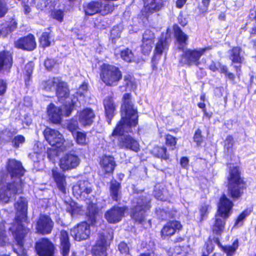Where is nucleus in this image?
I'll return each instance as SVG.
<instances>
[{
	"mask_svg": "<svg viewBox=\"0 0 256 256\" xmlns=\"http://www.w3.org/2000/svg\"><path fill=\"white\" fill-rule=\"evenodd\" d=\"M14 206L16 210V223L10 228L16 242V248H14V251L18 256H28L26 250L23 248L24 238L28 231L24 224L27 220L28 202L26 198H20Z\"/></svg>",
	"mask_w": 256,
	"mask_h": 256,
	"instance_id": "nucleus-1",
	"label": "nucleus"
},
{
	"mask_svg": "<svg viewBox=\"0 0 256 256\" xmlns=\"http://www.w3.org/2000/svg\"><path fill=\"white\" fill-rule=\"evenodd\" d=\"M122 116L121 120L113 131L112 136L122 135L125 132H130L131 128L138 124L137 111L134 108L130 94H125L123 96Z\"/></svg>",
	"mask_w": 256,
	"mask_h": 256,
	"instance_id": "nucleus-2",
	"label": "nucleus"
},
{
	"mask_svg": "<svg viewBox=\"0 0 256 256\" xmlns=\"http://www.w3.org/2000/svg\"><path fill=\"white\" fill-rule=\"evenodd\" d=\"M233 203L225 195H223L220 200L218 210L216 216L214 224L212 227L213 231L218 234L224 228V222L222 218H228L232 213Z\"/></svg>",
	"mask_w": 256,
	"mask_h": 256,
	"instance_id": "nucleus-3",
	"label": "nucleus"
},
{
	"mask_svg": "<svg viewBox=\"0 0 256 256\" xmlns=\"http://www.w3.org/2000/svg\"><path fill=\"white\" fill-rule=\"evenodd\" d=\"M7 176L6 178H2L0 182V200L3 203L8 202L18 193L22 191V184L20 178H16L14 183L7 182Z\"/></svg>",
	"mask_w": 256,
	"mask_h": 256,
	"instance_id": "nucleus-4",
	"label": "nucleus"
},
{
	"mask_svg": "<svg viewBox=\"0 0 256 256\" xmlns=\"http://www.w3.org/2000/svg\"><path fill=\"white\" fill-rule=\"evenodd\" d=\"M100 77L102 80L108 86H116L122 78L120 69L109 64H103L101 66Z\"/></svg>",
	"mask_w": 256,
	"mask_h": 256,
	"instance_id": "nucleus-5",
	"label": "nucleus"
},
{
	"mask_svg": "<svg viewBox=\"0 0 256 256\" xmlns=\"http://www.w3.org/2000/svg\"><path fill=\"white\" fill-rule=\"evenodd\" d=\"M210 49L208 47L187 48L185 50L182 55L180 60V64L182 66H198L200 64V60L204 53Z\"/></svg>",
	"mask_w": 256,
	"mask_h": 256,
	"instance_id": "nucleus-6",
	"label": "nucleus"
},
{
	"mask_svg": "<svg viewBox=\"0 0 256 256\" xmlns=\"http://www.w3.org/2000/svg\"><path fill=\"white\" fill-rule=\"evenodd\" d=\"M228 180V193L233 198H238L242 194L243 184L237 166L230 167Z\"/></svg>",
	"mask_w": 256,
	"mask_h": 256,
	"instance_id": "nucleus-7",
	"label": "nucleus"
},
{
	"mask_svg": "<svg viewBox=\"0 0 256 256\" xmlns=\"http://www.w3.org/2000/svg\"><path fill=\"white\" fill-rule=\"evenodd\" d=\"M45 139L52 146L56 148H60L61 150H66L67 144H65V140L62 134L58 130L46 128L44 132ZM72 145V142H68V146L70 147Z\"/></svg>",
	"mask_w": 256,
	"mask_h": 256,
	"instance_id": "nucleus-8",
	"label": "nucleus"
},
{
	"mask_svg": "<svg viewBox=\"0 0 256 256\" xmlns=\"http://www.w3.org/2000/svg\"><path fill=\"white\" fill-rule=\"evenodd\" d=\"M68 105L65 106V110L64 112L58 107L56 106L53 104H50L47 108V114L50 120L53 123L58 124L62 120V114L68 116L74 110V108L76 106L75 100H72L71 103L68 100H66Z\"/></svg>",
	"mask_w": 256,
	"mask_h": 256,
	"instance_id": "nucleus-9",
	"label": "nucleus"
},
{
	"mask_svg": "<svg viewBox=\"0 0 256 256\" xmlns=\"http://www.w3.org/2000/svg\"><path fill=\"white\" fill-rule=\"evenodd\" d=\"M84 11L86 15L92 16L97 13L106 15L112 12L114 9L112 3L101 2H91L84 6Z\"/></svg>",
	"mask_w": 256,
	"mask_h": 256,
	"instance_id": "nucleus-10",
	"label": "nucleus"
},
{
	"mask_svg": "<svg viewBox=\"0 0 256 256\" xmlns=\"http://www.w3.org/2000/svg\"><path fill=\"white\" fill-rule=\"evenodd\" d=\"M44 88L47 91H51L56 87V94L60 99L67 98L68 90L66 83L62 82L58 78H53L48 80L42 84Z\"/></svg>",
	"mask_w": 256,
	"mask_h": 256,
	"instance_id": "nucleus-11",
	"label": "nucleus"
},
{
	"mask_svg": "<svg viewBox=\"0 0 256 256\" xmlns=\"http://www.w3.org/2000/svg\"><path fill=\"white\" fill-rule=\"evenodd\" d=\"M150 198L142 196L140 198H136L134 201V208L132 217L136 220L142 222L144 218V213L150 208Z\"/></svg>",
	"mask_w": 256,
	"mask_h": 256,
	"instance_id": "nucleus-12",
	"label": "nucleus"
},
{
	"mask_svg": "<svg viewBox=\"0 0 256 256\" xmlns=\"http://www.w3.org/2000/svg\"><path fill=\"white\" fill-rule=\"evenodd\" d=\"M80 163V159L77 155L68 154L60 158L59 166L63 171H66L76 168Z\"/></svg>",
	"mask_w": 256,
	"mask_h": 256,
	"instance_id": "nucleus-13",
	"label": "nucleus"
},
{
	"mask_svg": "<svg viewBox=\"0 0 256 256\" xmlns=\"http://www.w3.org/2000/svg\"><path fill=\"white\" fill-rule=\"evenodd\" d=\"M90 233V226L86 222L78 224L70 230L71 236L78 241L87 239Z\"/></svg>",
	"mask_w": 256,
	"mask_h": 256,
	"instance_id": "nucleus-14",
	"label": "nucleus"
},
{
	"mask_svg": "<svg viewBox=\"0 0 256 256\" xmlns=\"http://www.w3.org/2000/svg\"><path fill=\"white\" fill-rule=\"evenodd\" d=\"M53 226L54 222L49 216L41 215L36 221V229L38 232L44 234H50Z\"/></svg>",
	"mask_w": 256,
	"mask_h": 256,
	"instance_id": "nucleus-15",
	"label": "nucleus"
},
{
	"mask_svg": "<svg viewBox=\"0 0 256 256\" xmlns=\"http://www.w3.org/2000/svg\"><path fill=\"white\" fill-rule=\"evenodd\" d=\"M111 239L112 236L110 235L106 237L102 234L100 235L92 249L93 256H106V252L110 245V240Z\"/></svg>",
	"mask_w": 256,
	"mask_h": 256,
	"instance_id": "nucleus-16",
	"label": "nucleus"
},
{
	"mask_svg": "<svg viewBox=\"0 0 256 256\" xmlns=\"http://www.w3.org/2000/svg\"><path fill=\"white\" fill-rule=\"evenodd\" d=\"M91 192V184L86 180H80L72 188L73 194L77 198H84Z\"/></svg>",
	"mask_w": 256,
	"mask_h": 256,
	"instance_id": "nucleus-17",
	"label": "nucleus"
},
{
	"mask_svg": "<svg viewBox=\"0 0 256 256\" xmlns=\"http://www.w3.org/2000/svg\"><path fill=\"white\" fill-rule=\"evenodd\" d=\"M76 118L82 126H90L94 122L95 114L92 109L86 108L78 112Z\"/></svg>",
	"mask_w": 256,
	"mask_h": 256,
	"instance_id": "nucleus-18",
	"label": "nucleus"
},
{
	"mask_svg": "<svg viewBox=\"0 0 256 256\" xmlns=\"http://www.w3.org/2000/svg\"><path fill=\"white\" fill-rule=\"evenodd\" d=\"M36 248L40 256H53L54 246L48 239L40 240L36 242Z\"/></svg>",
	"mask_w": 256,
	"mask_h": 256,
	"instance_id": "nucleus-19",
	"label": "nucleus"
},
{
	"mask_svg": "<svg viewBox=\"0 0 256 256\" xmlns=\"http://www.w3.org/2000/svg\"><path fill=\"white\" fill-rule=\"evenodd\" d=\"M126 210L125 207L114 206L105 214V218L110 223H116L121 220Z\"/></svg>",
	"mask_w": 256,
	"mask_h": 256,
	"instance_id": "nucleus-20",
	"label": "nucleus"
},
{
	"mask_svg": "<svg viewBox=\"0 0 256 256\" xmlns=\"http://www.w3.org/2000/svg\"><path fill=\"white\" fill-rule=\"evenodd\" d=\"M16 48L27 50H32L36 46L34 38L32 34H28L26 36L18 40L15 42Z\"/></svg>",
	"mask_w": 256,
	"mask_h": 256,
	"instance_id": "nucleus-21",
	"label": "nucleus"
},
{
	"mask_svg": "<svg viewBox=\"0 0 256 256\" xmlns=\"http://www.w3.org/2000/svg\"><path fill=\"white\" fill-rule=\"evenodd\" d=\"M182 227L180 223L176 220L168 222L161 230L162 237L166 238L168 236H170L174 234L176 230H180Z\"/></svg>",
	"mask_w": 256,
	"mask_h": 256,
	"instance_id": "nucleus-22",
	"label": "nucleus"
},
{
	"mask_svg": "<svg viewBox=\"0 0 256 256\" xmlns=\"http://www.w3.org/2000/svg\"><path fill=\"white\" fill-rule=\"evenodd\" d=\"M52 176L58 188L63 193H66V182L64 174L60 172L57 168H52Z\"/></svg>",
	"mask_w": 256,
	"mask_h": 256,
	"instance_id": "nucleus-23",
	"label": "nucleus"
},
{
	"mask_svg": "<svg viewBox=\"0 0 256 256\" xmlns=\"http://www.w3.org/2000/svg\"><path fill=\"white\" fill-rule=\"evenodd\" d=\"M7 168L11 178L15 176H22L24 174V170L21 163L14 160H8Z\"/></svg>",
	"mask_w": 256,
	"mask_h": 256,
	"instance_id": "nucleus-24",
	"label": "nucleus"
},
{
	"mask_svg": "<svg viewBox=\"0 0 256 256\" xmlns=\"http://www.w3.org/2000/svg\"><path fill=\"white\" fill-rule=\"evenodd\" d=\"M161 0H144V12L150 14L157 12L162 8Z\"/></svg>",
	"mask_w": 256,
	"mask_h": 256,
	"instance_id": "nucleus-25",
	"label": "nucleus"
},
{
	"mask_svg": "<svg viewBox=\"0 0 256 256\" xmlns=\"http://www.w3.org/2000/svg\"><path fill=\"white\" fill-rule=\"evenodd\" d=\"M120 146L122 148L130 150L137 152L140 150L138 142L130 136H124L120 141Z\"/></svg>",
	"mask_w": 256,
	"mask_h": 256,
	"instance_id": "nucleus-26",
	"label": "nucleus"
},
{
	"mask_svg": "<svg viewBox=\"0 0 256 256\" xmlns=\"http://www.w3.org/2000/svg\"><path fill=\"white\" fill-rule=\"evenodd\" d=\"M100 164L106 173L112 172L115 167L114 158L110 156H102L100 162Z\"/></svg>",
	"mask_w": 256,
	"mask_h": 256,
	"instance_id": "nucleus-27",
	"label": "nucleus"
},
{
	"mask_svg": "<svg viewBox=\"0 0 256 256\" xmlns=\"http://www.w3.org/2000/svg\"><path fill=\"white\" fill-rule=\"evenodd\" d=\"M104 106L106 116L108 118H111L116 107L112 96H108L105 98L104 100Z\"/></svg>",
	"mask_w": 256,
	"mask_h": 256,
	"instance_id": "nucleus-28",
	"label": "nucleus"
},
{
	"mask_svg": "<svg viewBox=\"0 0 256 256\" xmlns=\"http://www.w3.org/2000/svg\"><path fill=\"white\" fill-rule=\"evenodd\" d=\"M168 42L167 39L163 40L161 38L156 44L154 60L160 59L162 54L166 52L168 50Z\"/></svg>",
	"mask_w": 256,
	"mask_h": 256,
	"instance_id": "nucleus-29",
	"label": "nucleus"
},
{
	"mask_svg": "<svg viewBox=\"0 0 256 256\" xmlns=\"http://www.w3.org/2000/svg\"><path fill=\"white\" fill-rule=\"evenodd\" d=\"M60 248L63 256H68L70 244L68 234L66 231L62 230L60 236Z\"/></svg>",
	"mask_w": 256,
	"mask_h": 256,
	"instance_id": "nucleus-30",
	"label": "nucleus"
},
{
	"mask_svg": "<svg viewBox=\"0 0 256 256\" xmlns=\"http://www.w3.org/2000/svg\"><path fill=\"white\" fill-rule=\"evenodd\" d=\"M12 65L11 54L8 52L0 53V70H9Z\"/></svg>",
	"mask_w": 256,
	"mask_h": 256,
	"instance_id": "nucleus-31",
	"label": "nucleus"
},
{
	"mask_svg": "<svg viewBox=\"0 0 256 256\" xmlns=\"http://www.w3.org/2000/svg\"><path fill=\"white\" fill-rule=\"evenodd\" d=\"M176 41L178 44V48L182 49L187 44L188 36L185 34L178 26L174 28Z\"/></svg>",
	"mask_w": 256,
	"mask_h": 256,
	"instance_id": "nucleus-32",
	"label": "nucleus"
},
{
	"mask_svg": "<svg viewBox=\"0 0 256 256\" xmlns=\"http://www.w3.org/2000/svg\"><path fill=\"white\" fill-rule=\"evenodd\" d=\"M241 49L238 47H234L230 52V58L233 63L240 64L243 62L244 58Z\"/></svg>",
	"mask_w": 256,
	"mask_h": 256,
	"instance_id": "nucleus-33",
	"label": "nucleus"
},
{
	"mask_svg": "<svg viewBox=\"0 0 256 256\" xmlns=\"http://www.w3.org/2000/svg\"><path fill=\"white\" fill-rule=\"evenodd\" d=\"M222 250L226 254L227 256H232L238 246V240H236L232 246H220Z\"/></svg>",
	"mask_w": 256,
	"mask_h": 256,
	"instance_id": "nucleus-34",
	"label": "nucleus"
},
{
	"mask_svg": "<svg viewBox=\"0 0 256 256\" xmlns=\"http://www.w3.org/2000/svg\"><path fill=\"white\" fill-rule=\"evenodd\" d=\"M120 184L116 181H112L110 185V194L113 200H118L120 192L119 190Z\"/></svg>",
	"mask_w": 256,
	"mask_h": 256,
	"instance_id": "nucleus-35",
	"label": "nucleus"
},
{
	"mask_svg": "<svg viewBox=\"0 0 256 256\" xmlns=\"http://www.w3.org/2000/svg\"><path fill=\"white\" fill-rule=\"evenodd\" d=\"M166 152V148L164 146H156L152 150V152L156 156L164 159H167L168 158Z\"/></svg>",
	"mask_w": 256,
	"mask_h": 256,
	"instance_id": "nucleus-36",
	"label": "nucleus"
},
{
	"mask_svg": "<svg viewBox=\"0 0 256 256\" xmlns=\"http://www.w3.org/2000/svg\"><path fill=\"white\" fill-rule=\"evenodd\" d=\"M154 32L150 30H146L143 34L142 42L154 44Z\"/></svg>",
	"mask_w": 256,
	"mask_h": 256,
	"instance_id": "nucleus-37",
	"label": "nucleus"
},
{
	"mask_svg": "<svg viewBox=\"0 0 256 256\" xmlns=\"http://www.w3.org/2000/svg\"><path fill=\"white\" fill-rule=\"evenodd\" d=\"M76 142L78 144L80 145H85L87 144V139L86 138V134L82 132H76Z\"/></svg>",
	"mask_w": 256,
	"mask_h": 256,
	"instance_id": "nucleus-38",
	"label": "nucleus"
},
{
	"mask_svg": "<svg viewBox=\"0 0 256 256\" xmlns=\"http://www.w3.org/2000/svg\"><path fill=\"white\" fill-rule=\"evenodd\" d=\"M250 211L248 210L242 212L237 218L234 224V226L238 227L241 226L244 220L250 214Z\"/></svg>",
	"mask_w": 256,
	"mask_h": 256,
	"instance_id": "nucleus-39",
	"label": "nucleus"
},
{
	"mask_svg": "<svg viewBox=\"0 0 256 256\" xmlns=\"http://www.w3.org/2000/svg\"><path fill=\"white\" fill-rule=\"evenodd\" d=\"M40 44L42 47L48 46L50 44V34L48 32H44L40 39Z\"/></svg>",
	"mask_w": 256,
	"mask_h": 256,
	"instance_id": "nucleus-40",
	"label": "nucleus"
},
{
	"mask_svg": "<svg viewBox=\"0 0 256 256\" xmlns=\"http://www.w3.org/2000/svg\"><path fill=\"white\" fill-rule=\"evenodd\" d=\"M66 210L72 216L76 214L79 212V208L74 202H70V204H66Z\"/></svg>",
	"mask_w": 256,
	"mask_h": 256,
	"instance_id": "nucleus-41",
	"label": "nucleus"
},
{
	"mask_svg": "<svg viewBox=\"0 0 256 256\" xmlns=\"http://www.w3.org/2000/svg\"><path fill=\"white\" fill-rule=\"evenodd\" d=\"M168 192L166 190L162 188V190H157V186L156 187V190L154 192V196L158 200H167Z\"/></svg>",
	"mask_w": 256,
	"mask_h": 256,
	"instance_id": "nucleus-42",
	"label": "nucleus"
},
{
	"mask_svg": "<svg viewBox=\"0 0 256 256\" xmlns=\"http://www.w3.org/2000/svg\"><path fill=\"white\" fill-rule=\"evenodd\" d=\"M121 58L127 62H130L133 58V54L132 51L128 48H126L121 52Z\"/></svg>",
	"mask_w": 256,
	"mask_h": 256,
	"instance_id": "nucleus-43",
	"label": "nucleus"
},
{
	"mask_svg": "<svg viewBox=\"0 0 256 256\" xmlns=\"http://www.w3.org/2000/svg\"><path fill=\"white\" fill-rule=\"evenodd\" d=\"M126 84L130 90H134L136 88V82L135 79L131 76L126 77L124 79Z\"/></svg>",
	"mask_w": 256,
	"mask_h": 256,
	"instance_id": "nucleus-44",
	"label": "nucleus"
},
{
	"mask_svg": "<svg viewBox=\"0 0 256 256\" xmlns=\"http://www.w3.org/2000/svg\"><path fill=\"white\" fill-rule=\"evenodd\" d=\"M25 142V138L22 135L16 136L12 140V144L15 148H18L21 144H22Z\"/></svg>",
	"mask_w": 256,
	"mask_h": 256,
	"instance_id": "nucleus-45",
	"label": "nucleus"
},
{
	"mask_svg": "<svg viewBox=\"0 0 256 256\" xmlns=\"http://www.w3.org/2000/svg\"><path fill=\"white\" fill-rule=\"evenodd\" d=\"M52 16L53 18L60 22H62L64 18V12L60 10H54L52 12Z\"/></svg>",
	"mask_w": 256,
	"mask_h": 256,
	"instance_id": "nucleus-46",
	"label": "nucleus"
},
{
	"mask_svg": "<svg viewBox=\"0 0 256 256\" xmlns=\"http://www.w3.org/2000/svg\"><path fill=\"white\" fill-rule=\"evenodd\" d=\"M210 206L208 204H204L200 207V220H202L205 216H207L210 209Z\"/></svg>",
	"mask_w": 256,
	"mask_h": 256,
	"instance_id": "nucleus-47",
	"label": "nucleus"
},
{
	"mask_svg": "<svg viewBox=\"0 0 256 256\" xmlns=\"http://www.w3.org/2000/svg\"><path fill=\"white\" fill-rule=\"evenodd\" d=\"M6 231L4 224H0V246L4 245L6 242L7 238L5 234Z\"/></svg>",
	"mask_w": 256,
	"mask_h": 256,
	"instance_id": "nucleus-48",
	"label": "nucleus"
},
{
	"mask_svg": "<svg viewBox=\"0 0 256 256\" xmlns=\"http://www.w3.org/2000/svg\"><path fill=\"white\" fill-rule=\"evenodd\" d=\"M153 44L142 42V52L145 54H148L152 49Z\"/></svg>",
	"mask_w": 256,
	"mask_h": 256,
	"instance_id": "nucleus-49",
	"label": "nucleus"
},
{
	"mask_svg": "<svg viewBox=\"0 0 256 256\" xmlns=\"http://www.w3.org/2000/svg\"><path fill=\"white\" fill-rule=\"evenodd\" d=\"M166 144L167 146H172V149L174 150L176 144V138L170 134H167L166 136Z\"/></svg>",
	"mask_w": 256,
	"mask_h": 256,
	"instance_id": "nucleus-50",
	"label": "nucleus"
},
{
	"mask_svg": "<svg viewBox=\"0 0 256 256\" xmlns=\"http://www.w3.org/2000/svg\"><path fill=\"white\" fill-rule=\"evenodd\" d=\"M8 10L6 0H0V18L4 16Z\"/></svg>",
	"mask_w": 256,
	"mask_h": 256,
	"instance_id": "nucleus-51",
	"label": "nucleus"
},
{
	"mask_svg": "<svg viewBox=\"0 0 256 256\" xmlns=\"http://www.w3.org/2000/svg\"><path fill=\"white\" fill-rule=\"evenodd\" d=\"M194 140L196 143L197 145H200L202 142V132L200 130L198 129L195 132L194 136Z\"/></svg>",
	"mask_w": 256,
	"mask_h": 256,
	"instance_id": "nucleus-52",
	"label": "nucleus"
},
{
	"mask_svg": "<svg viewBox=\"0 0 256 256\" xmlns=\"http://www.w3.org/2000/svg\"><path fill=\"white\" fill-rule=\"evenodd\" d=\"M78 121L72 120L68 125V130L72 133L73 136H74V131L78 128Z\"/></svg>",
	"mask_w": 256,
	"mask_h": 256,
	"instance_id": "nucleus-53",
	"label": "nucleus"
},
{
	"mask_svg": "<svg viewBox=\"0 0 256 256\" xmlns=\"http://www.w3.org/2000/svg\"><path fill=\"white\" fill-rule=\"evenodd\" d=\"M118 249L122 254H126V256H130L128 253L129 248L125 242H120L118 246Z\"/></svg>",
	"mask_w": 256,
	"mask_h": 256,
	"instance_id": "nucleus-54",
	"label": "nucleus"
},
{
	"mask_svg": "<svg viewBox=\"0 0 256 256\" xmlns=\"http://www.w3.org/2000/svg\"><path fill=\"white\" fill-rule=\"evenodd\" d=\"M88 92V85L86 84H82L79 88L77 94L81 96H85Z\"/></svg>",
	"mask_w": 256,
	"mask_h": 256,
	"instance_id": "nucleus-55",
	"label": "nucleus"
},
{
	"mask_svg": "<svg viewBox=\"0 0 256 256\" xmlns=\"http://www.w3.org/2000/svg\"><path fill=\"white\" fill-rule=\"evenodd\" d=\"M234 144V139L231 136H228L226 137L224 141V148H225L229 150L232 148Z\"/></svg>",
	"mask_w": 256,
	"mask_h": 256,
	"instance_id": "nucleus-56",
	"label": "nucleus"
},
{
	"mask_svg": "<svg viewBox=\"0 0 256 256\" xmlns=\"http://www.w3.org/2000/svg\"><path fill=\"white\" fill-rule=\"evenodd\" d=\"M88 210L90 215H94L98 212V207L94 204H92L88 206Z\"/></svg>",
	"mask_w": 256,
	"mask_h": 256,
	"instance_id": "nucleus-57",
	"label": "nucleus"
},
{
	"mask_svg": "<svg viewBox=\"0 0 256 256\" xmlns=\"http://www.w3.org/2000/svg\"><path fill=\"white\" fill-rule=\"evenodd\" d=\"M34 64L32 62H29L25 66V70L26 74L29 76H30L33 71Z\"/></svg>",
	"mask_w": 256,
	"mask_h": 256,
	"instance_id": "nucleus-58",
	"label": "nucleus"
},
{
	"mask_svg": "<svg viewBox=\"0 0 256 256\" xmlns=\"http://www.w3.org/2000/svg\"><path fill=\"white\" fill-rule=\"evenodd\" d=\"M57 156L58 152L54 150H50L48 152V157L49 159L52 162L55 160L54 158Z\"/></svg>",
	"mask_w": 256,
	"mask_h": 256,
	"instance_id": "nucleus-59",
	"label": "nucleus"
},
{
	"mask_svg": "<svg viewBox=\"0 0 256 256\" xmlns=\"http://www.w3.org/2000/svg\"><path fill=\"white\" fill-rule=\"evenodd\" d=\"M54 64V62L52 60L48 59L44 62V66L48 70H50L52 68Z\"/></svg>",
	"mask_w": 256,
	"mask_h": 256,
	"instance_id": "nucleus-60",
	"label": "nucleus"
},
{
	"mask_svg": "<svg viewBox=\"0 0 256 256\" xmlns=\"http://www.w3.org/2000/svg\"><path fill=\"white\" fill-rule=\"evenodd\" d=\"M6 88V83L4 80H0V95H2L5 92Z\"/></svg>",
	"mask_w": 256,
	"mask_h": 256,
	"instance_id": "nucleus-61",
	"label": "nucleus"
},
{
	"mask_svg": "<svg viewBox=\"0 0 256 256\" xmlns=\"http://www.w3.org/2000/svg\"><path fill=\"white\" fill-rule=\"evenodd\" d=\"M218 68H219L218 69V70L220 72V73H224V74H226L228 72V68H227L224 66L218 63Z\"/></svg>",
	"mask_w": 256,
	"mask_h": 256,
	"instance_id": "nucleus-62",
	"label": "nucleus"
},
{
	"mask_svg": "<svg viewBox=\"0 0 256 256\" xmlns=\"http://www.w3.org/2000/svg\"><path fill=\"white\" fill-rule=\"evenodd\" d=\"M188 164V160L186 157H183L180 160V164L182 167L186 168Z\"/></svg>",
	"mask_w": 256,
	"mask_h": 256,
	"instance_id": "nucleus-63",
	"label": "nucleus"
},
{
	"mask_svg": "<svg viewBox=\"0 0 256 256\" xmlns=\"http://www.w3.org/2000/svg\"><path fill=\"white\" fill-rule=\"evenodd\" d=\"M187 0H177L176 2V6L178 8H181L186 3Z\"/></svg>",
	"mask_w": 256,
	"mask_h": 256,
	"instance_id": "nucleus-64",
	"label": "nucleus"
}]
</instances>
